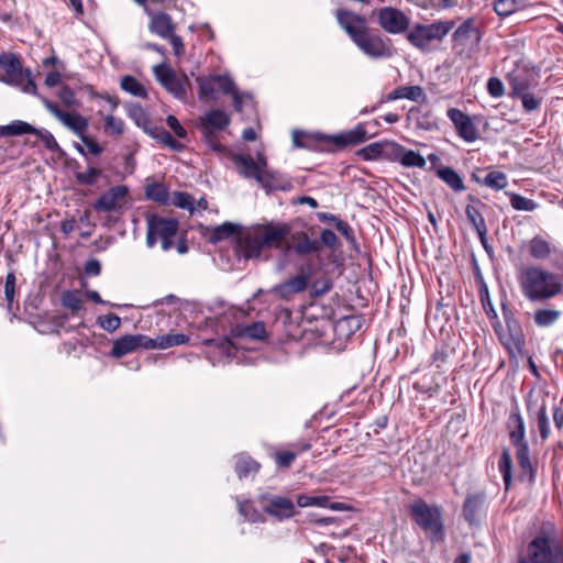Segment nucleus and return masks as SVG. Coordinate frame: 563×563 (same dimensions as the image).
<instances>
[{"label":"nucleus","mask_w":563,"mask_h":563,"mask_svg":"<svg viewBox=\"0 0 563 563\" xmlns=\"http://www.w3.org/2000/svg\"><path fill=\"white\" fill-rule=\"evenodd\" d=\"M516 276L521 295L530 302H544L562 291L559 276L541 265H520Z\"/></svg>","instance_id":"nucleus-1"},{"label":"nucleus","mask_w":563,"mask_h":563,"mask_svg":"<svg viewBox=\"0 0 563 563\" xmlns=\"http://www.w3.org/2000/svg\"><path fill=\"white\" fill-rule=\"evenodd\" d=\"M291 228L287 223H268L246 233L241 242L245 258H258L264 250L282 249L285 254L290 250L287 238Z\"/></svg>","instance_id":"nucleus-2"},{"label":"nucleus","mask_w":563,"mask_h":563,"mask_svg":"<svg viewBox=\"0 0 563 563\" xmlns=\"http://www.w3.org/2000/svg\"><path fill=\"white\" fill-rule=\"evenodd\" d=\"M409 511L415 523L433 543L444 541V522L442 509L438 505H429L423 499H416L409 505Z\"/></svg>","instance_id":"nucleus-3"},{"label":"nucleus","mask_w":563,"mask_h":563,"mask_svg":"<svg viewBox=\"0 0 563 563\" xmlns=\"http://www.w3.org/2000/svg\"><path fill=\"white\" fill-rule=\"evenodd\" d=\"M178 233V221L174 218L152 214L146 220V245L153 247L158 241L163 251H169Z\"/></svg>","instance_id":"nucleus-4"},{"label":"nucleus","mask_w":563,"mask_h":563,"mask_svg":"<svg viewBox=\"0 0 563 563\" xmlns=\"http://www.w3.org/2000/svg\"><path fill=\"white\" fill-rule=\"evenodd\" d=\"M526 556L536 563H563V544L539 534L528 544Z\"/></svg>","instance_id":"nucleus-5"},{"label":"nucleus","mask_w":563,"mask_h":563,"mask_svg":"<svg viewBox=\"0 0 563 563\" xmlns=\"http://www.w3.org/2000/svg\"><path fill=\"white\" fill-rule=\"evenodd\" d=\"M0 66L5 71L3 81L21 88L24 92L35 93L36 85L31 78V73L22 68L19 58L14 54H1Z\"/></svg>","instance_id":"nucleus-6"},{"label":"nucleus","mask_w":563,"mask_h":563,"mask_svg":"<svg viewBox=\"0 0 563 563\" xmlns=\"http://www.w3.org/2000/svg\"><path fill=\"white\" fill-rule=\"evenodd\" d=\"M453 26L454 23L449 21L418 24L408 33L407 40L419 49H428L431 42L441 41Z\"/></svg>","instance_id":"nucleus-7"},{"label":"nucleus","mask_w":563,"mask_h":563,"mask_svg":"<svg viewBox=\"0 0 563 563\" xmlns=\"http://www.w3.org/2000/svg\"><path fill=\"white\" fill-rule=\"evenodd\" d=\"M360 51L371 58H388L393 55L390 40L367 27L352 41Z\"/></svg>","instance_id":"nucleus-8"},{"label":"nucleus","mask_w":563,"mask_h":563,"mask_svg":"<svg viewBox=\"0 0 563 563\" xmlns=\"http://www.w3.org/2000/svg\"><path fill=\"white\" fill-rule=\"evenodd\" d=\"M232 161L240 175L245 178H253L263 184L269 176L267 170V159L263 153H257L256 161L249 155L233 154Z\"/></svg>","instance_id":"nucleus-9"},{"label":"nucleus","mask_w":563,"mask_h":563,"mask_svg":"<svg viewBox=\"0 0 563 563\" xmlns=\"http://www.w3.org/2000/svg\"><path fill=\"white\" fill-rule=\"evenodd\" d=\"M504 317L507 331H499L496 329L499 340L511 356L522 355L525 339L521 327L510 311L504 310Z\"/></svg>","instance_id":"nucleus-10"},{"label":"nucleus","mask_w":563,"mask_h":563,"mask_svg":"<svg viewBox=\"0 0 563 563\" xmlns=\"http://www.w3.org/2000/svg\"><path fill=\"white\" fill-rule=\"evenodd\" d=\"M481 42V33L473 19L465 20L453 33V48L459 55L470 53Z\"/></svg>","instance_id":"nucleus-11"},{"label":"nucleus","mask_w":563,"mask_h":563,"mask_svg":"<svg viewBox=\"0 0 563 563\" xmlns=\"http://www.w3.org/2000/svg\"><path fill=\"white\" fill-rule=\"evenodd\" d=\"M379 26L389 34H401L410 25V19L405 12L393 7H383L377 10Z\"/></svg>","instance_id":"nucleus-12"},{"label":"nucleus","mask_w":563,"mask_h":563,"mask_svg":"<svg viewBox=\"0 0 563 563\" xmlns=\"http://www.w3.org/2000/svg\"><path fill=\"white\" fill-rule=\"evenodd\" d=\"M199 98L203 101H212L218 98L217 88L223 93L232 91L233 80L228 75H213L197 79Z\"/></svg>","instance_id":"nucleus-13"},{"label":"nucleus","mask_w":563,"mask_h":563,"mask_svg":"<svg viewBox=\"0 0 563 563\" xmlns=\"http://www.w3.org/2000/svg\"><path fill=\"white\" fill-rule=\"evenodd\" d=\"M334 16L340 27L349 35L351 41L368 27L365 15L347 8H338L334 11Z\"/></svg>","instance_id":"nucleus-14"},{"label":"nucleus","mask_w":563,"mask_h":563,"mask_svg":"<svg viewBox=\"0 0 563 563\" xmlns=\"http://www.w3.org/2000/svg\"><path fill=\"white\" fill-rule=\"evenodd\" d=\"M153 73L157 81L176 98L183 99L186 96V79L178 77L168 65L154 66Z\"/></svg>","instance_id":"nucleus-15"},{"label":"nucleus","mask_w":563,"mask_h":563,"mask_svg":"<svg viewBox=\"0 0 563 563\" xmlns=\"http://www.w3.org/2000/svg\"><path fill=\"white\" fill-rule=\"evenodd\" d=\"M46 109L53 114L56 119H58L65 126L75 132L79 137L85 134L88 129V120L78 114L63 111L56 103L45 102Z\"/></svg>","instance_id":"nucleus-16"},{"label":"nucleus","mask_w":563,"mask_h":563,"mask_svg":"<svg viewBox=\"0 0 563 563\" xmlns=\"http://www.w3.org/2000/svg\"><path fill=\"white\" fill-rule=\"evenodd\" d=\"M148 336L143 334H126L117 339L111 349V355L120 358L126 354L133 353L139 347L147 349Z\"/></svg>","instance_id":"nucleus-17"},{"label":"nucleus","mask_w":563,"mask_h":563,"mask_svg":"<svg viewBox=\"0 0 563 563\" xmlns=\"http://www.w3.org/2000/svg\"><path fill=\"white\" fill-rule=\"evenodd\" d=\"M448 117L453 122L459 136L464 141L474 142L477 139L476 128L466 113L456 108H451L448 110Z\"/></svg>","instance_id":"nucleus-18"},{"label":"nucleus","mask_w":563,"mask_h":563,"mask_svg":"<svg viewBox=\"0 0 563 563\" xmlns=\"http://www.w3.org/2000/svg\"><path fill=\"white\" fill-rule=\"evenodd\" d=\"M309 273L298 274L286 282L276 285L273 288V292L282 299L289 300L295 295L306 290L309 283Z\"/></svg>","instance_id":"nucleus-19"},{"label":"nucleus","mask_w":563,"mask_h":563,"mask_svg":"<svg viewBox=\"0 0 563 563\" xmlns=\"http://www.w3.org/2000/svg\"><path fill=\"white\" fill-rule=\"evenodd\" d=\"M263 510L278 520L289 519L296 514L292 500L283 496L268 497Z\"/></svg>","instance_id":"nucleus-20"},{"label":"nucleus","mask_w":563,"mask_h":563,"mask_svg":"<svg viewBox=\"0 0 563 563\" xmlns=\"http://www.w3.org/2000/svg\"><path fill=\"white\" fill-rule=\"evenodd\" d=\"M126 194L128 188L123 185L111 187L96 201L95 209L102 212L113 211L121 207Z\"/></svg>","instance_id":"nucleus-21"},{"label":"nucleus","mask_w":563,"mask_h":563,"mask_svg":"<svg viewBox=\"0 0 563 563\" xmlns=\"http://www.w3.org/2000/svg\"><path fill=\"white\" fill-rule=\"evenodd\" d=\"M230 124L229 115L219 109L211 110L200 118L201 132H217L225 129Z\"/></svg>","instance_id":"nucleus-22"},{"label":"nucleus","mask_w":563,"mask_h":563,"mask_svg":"<svg viewBox=\"0 0 563 563\" xmlns=\"http://www.w3.org/2000/svg\"><path fill=\"white\" fill-rule=\"evenodd\" d=\"M527 250L530 257L536 261H544L548 260L552 254L559 253L558 250L541 235H536L530 241H528Z\"/></svg>","instance_id":"nucleus-23"},{"label":"nucleus","mask_w":563,"mask_h":563,"mask_svg":"<svg viewBox=\"0 0 563 563\" xmlns=\"http://www.w3.org/2000/svg\"><path fill=\"white\" fill-rule=\"evenodd\" d=\"M292 247L297 255L305 256L311 253H319L321 244L318 240L310 239L306 232H295L290 234Z\"/></svg>","instance_id":"nucleus-24"},{"label":"nucleus","mask_w":563,"mask_h":563,"mask_svg":"<svg viewBox=\"0 0 563 563\" xmlns=\"http://www.w3.org/2000/svg\"><path fill=\"white\" fill-rule=\"evenodd\" d=\"M148 29L162 38H167L175 33V24L173 23L170 15L165 12L152 14Z\"/></svg>","instance_id":"nucleus-25"},{"label":"nucleus","mask_w":563,"mask_h":563,"mask_svg":"<svg viewBox=\"0 0 563 563\" xmlns=\"http://www.w3.org/2000/svg\"><path fill=\"white\" fill-rule=\"evenodd\" d=\"M485 495L474 494L468 495L463 505L464 519L470 523H477L479 514L484 509Z\"/></svg>","instance_id":"nucleus-26"},{"label":"nucleus","mask_w":563,"mask_h":563,"mask_svg":"<svg viewBox=\"0 0 563 563\" xmlns=\"http://www.w3.org/2000/svg\"><path fill=\"white\" fill-rule=\"evenodd\" d=\"M509 439L515 446H521V444H528L525 439L526 428L525 422L519 411H514L509 415L508 422Z\"/></svg>","instance_id":"nucleus-27"},{"label":"nucleus","mask_w":563,"mask_h":563,"mask_svg":"<svg viewBox=\"0 0 563 563\" xmlns=\"http://www.w3.org/2000/svg\"><path fill=\"white\" fill-rule=\"evenodd\" d=\"M368 137L367 131L363 124L354 129L333 136V142L338 146L357 145L365 142Z\"/></svg>","instance_id":"nucleus-28"},{"label":"nucleus","mask_w":563,"mask_h":563,"mask_svg":"<svg viewBox=\"0 0 563 563\" xmlns=\"http://www.w3.org/2000/svg\"><path fill=\"white\" fill-rule=\"evenodd\" d=\"M189 341V338L183 333H169L159 335L156 339L148 338L147 350L159 349L166 350L172 346L183 345Z\"/></svg>","instance_id":"nucleus-29"},{"label":"nucleus","mask_w":563,"mask_h":563,"mask_svg":"<svg viewBox=\"0 0 563 563\" xmlns=\"http://www.w3.org/2000/svg\"><path fill=\"white\" fill-rule=\"evenodd\" d=\"M509 87L511 89L510 95L512 97H519L523 93L529 92L530 79L529 75L525 71H515L507 76Z\"/></svg>","instance_id":"nucleus-30"},{"label":"nucleus","mask_w":563,"mask_h":563,"mask_svg":"<svg viewBox=\"0 0 563 563\" xmlns=\"http://www.w3.org/2000/svg\"><path fill=\"white\" fill-rule=\"evenodd\" d=\"M465 214H466L468 222L472 224V227L477 232L481 241L484 243V241L486 240V235H487V225H486L485 219L482 216L481 211L476 207H474L472 205H467L465 208Z\"/></svg>","instance_id":"nucleus-31"},{"label":"nucleus","mask_w":563,"mask_h":563,"mask_svg":"<svg viewBox=\"0 0 563 563\" xmlns=\"http://www.w3.org/2000/svg\"><path fill=\"white\" fill-rule=\"evenodd\" d=\"M310 448L311 445L309 443H305L302 445H296L295 451H277L274 453V460L278 467L288 468L299 453L308 451Z\"/></svg>","instance_id":"nucleus-32"},{"label":"nucleus","mask_w":563,"mask_h":563,"mask_svg":"<svg viewBox=\"0 0 563 563\" xmlns=\"http://www.w3.org/2000/svg\"><path fill=\"white\" fill-rule=\"evenodd\" d=\"M37 129L24 121H13L8 125L0 126V136L34 134Z\"/></svg>","instance_id":"nucleus-33"},{"label":"nucleus","mask_w":563,"mask_h":563,"mask_svg":"<svg viewBox=\"0 0 563 563\" xmlns=\"http://www.w3.org/2000/svg\"><path fill=\"white\" fill-rule=\"evenodd\" d=\"M438 177L455 191L465 189L461 176L451 167H443L437 170Z\"/></svg>","instance_id":"nucleus-34"},{"label":"nucleus","mask_w":563,"mask_h":563,"mask_svg":"<svg viewBox=\"0 0 563 563\" xmlns=\"http://www.w3.org/2000/svg\"><path fill=\"white\" fill-rule=\"evenodd\" d=\"M258 470L260 464L250 456H240L235 464V472L240 479L255 475Z\"/></svg>","instance_id":"nucleus-35"},{"label":"nucleus","mask_w":563,"mask_h":563,"mask_svg":"<svg viewBox=\"0 0 563 563\" xmlns=\"http://www.w3.org/2000/svg\"><path fill=\"white\" fill-rule=\"evenodd\" d=\"M238 510L240 515L250 522L256 523L265 521L262 514L253 506L250 500L238 501Z\"/></svg>","instance_id":"nucleus-36"},{"label":"nucleus","mask_w":563,"mask_h":563,"mask_svg":"<svg viewBox=\"0 0 563 563\" xmlns=\"http://www.w3.org/2000/svg\"><path fill=\"white\" fill-rule=\"evenodd\" d=\"M561 312L555 309H539L534 312L533 319L539 327H550L555 323Z\"/></svg>","instance_id":"nucleus-37"},{"label":"nucleus","mask_w":563,"mask_h":563,"mask_svg":"<svg viewBox=\"0 0 563 563\" xmlns=\"http://www.w3.org/2000/svg\"><path fill=\"white\" fill-rule=\"evenodd\" d=\"M399 153L401 154L400 163L404 166L419 168H423L426 166V159L418 152L399 147Z\"/></svg>","instance_id":"nucleus-38"},{"label":"nucleus","mask_w":563,"mask_h":563,"mask_svg":"<svg viewBox=\"0 0 563 563\" xmlns=\"http://www.w3.org/2000/svg\"><path fill=\"white\" fill-rule=\"evenodd\" d=\"M121 88L135 97H147V92L144 86L132 76H124L121 79Z\"/></svg>","instance_id":"nucleus-39"},{"label":"nucleus","mask_w":563,"mask_h":563,"mask_svg":"<svg viewBox=\"0 0 563 563\" xmlns=\"http://www.w3.org/2000/svg\"><path fill=\"white\" fill-rule=\"evenodd\" d=\"M236 231V227L230 222L222 223L212 229L209 241L211 243H218L224 239L232 236Z\"/></svg>","instance_id":"nucleus-40"},{"label":"nucleus","mask_w":563,"mask_h":563,"mask_svg":"<svg viewBox=\"0 0 563 563\" xmlns=\"http://www.w3.org/2000/svg\"><path fill=\"white\" fill-rule=\"evenodd\" d=\"M511 455L507 449H505L500 455L498 467L500 473L503 474L504 483L506 486V489L509 488L510 482H511Z\"/></svg>","instance_id":"nucleus-41"},{"label":"nucleus","mask_w":563,"mask_h":563,"mask_svg":"<svg viewBox=\"0 0 563 563\" xmlns=\"http://www.w3.org/2000/svg\"><path fill=\"white\" fill-rule=\"evenodd\" d=\"M483 185L495 190H500L507 187L508 179L506 174L501 172H490L484 178Z\"/></svg>","instance_id":"nucleus-42"},{"label":"nucleus","mask_w":563,"mask_h":563,"mask_svg":"<svg viewBox=\"0 0 563 563\" xmlns=\"http://www.w3.org/2000/svg\"><path fill=\"white\" fill-rule=\"evenodd\" d=\"M510 205L515 210L519 211H533L538 208L536 201L519 194H510Z\"/></svg>","instance_id":"nucleus-43"},{"label":"nucleus","mask_w":563,"mask_h":563,"mask_svg":"<svg viewBox=\"0 0 563 563\" xmlns=\"http://www.w3.org/2000/svg\"><path fill=\"white\" fill-rule=\"evenodd\" d=\"M521 0H497L494 3V10L499 16H508L516 12Z\"/></svg>","instance_id":"nucleus-44"},{"label":"nucleus","mask_w":563,"mask_h":563,"mask_svg":"<svg viewBox=\"0 0 563 563\" xmlns=\"http://www.w3.org/2000/svg\"><path fill=\"white\" fill-rule=\"evenodd\" d=\"M402 99L424 103L428 97L423 88L420 86H402Z\"/></svg>","instance_id":"nucleus-45"},{"label":"nucleus","mask_w":563,"mask_h":563,"mask_svg":"<svg viewBox=\"0 0 563 563\" xmlns=\"http://www.w3.org/2000/svg\"><path fill=\"white\" fill-rule=\"evenodd\" d=\"M537 424L541 439L545 441L550 437V421L545 404H542L540 409L538 410Z\"/></svg>","instance_id":"nucleus-46"},{"label":"nucleus","mask_w":563,"mask_h":563,"mask_svg":"<svg viewBox=\"0 0 563 563\" xmlns=\"http://www.w3.org/2000/svg\"><path fill=\"white\" fill-rule=\"evenodd\" d=\"M97 323L107 332H114L121 325V318L114 313H108L104 316H99L97 318Z\"/></svg>","instance_id":"nucleus-47"},{"label":"nucleus","mask_w":563,"mask_h":563,"mask_svg":"<svg viewBox=\"0 0 563 563\" xmlns=\"http://www.w3.org/2000/svg\"><path fill=\"white\" fill-rule=\"evenodd\" d=\"M240 333L251 339L263 340L266 336V329L263 322H254L243 327Z\"/></svg>","instance_id":"nucleus-48"},{"label":"nucleus","mask_w":563,"mask_h":563,"mask_svg":"<svg viewBox=\"0 0 563 563\" xmlns=\"http://www.w3.org/2000/svg\"><path fill=\"white\" fill-rule=\"evenodd\" d=\"M101 173L102 172L99 168L88 167L87 170H85V172H77L75 176H76V180L80 185L91 186V185L96 184V181L100 177Z\"/></svg>","instance_id":"nucleus-49"},{"label":"nucleus","mask_w":563,"mask_h":563,"mask_svg":"<svg viewBox=\"0 0 563 563\" xmlns=\"http://www.w3.org/2000/svg\"><path fill=\"white\" fill-rule=\"evenodd\" d=\"M104 131L111 135L119 136L124 131V122L112 114L104 117Z\"/></svg>","instance_id":"nucleus-50"},{"label":"nucleus","mask_w":563,"mask_h":563,"mask_svg":"<svg viewBox=\"0 0 563 563\" xmlns=\"http://www.w3.org/2000/svg\"><path fill=\"white\" fill-rule=\"evenodd\" d=\"M145 194L147 198L157 202H165L168 199V192L162 184L146 186Z\"/></svg>","instance_id":"nucleus-51"},{"label":"nucleus","mask_w":563,"mask_h":563,"mask_svg":"<svg viewBox=\"0 0 563 563\" xmlns=\"http://www.w3.org/2000/svg\"><path fill=\"white\" fill-rule=\"evenodd\" d=\"M329 503V498L327 496H308V495H299L297 497V505L299 507H325Z\"/></svg>","instance_id":"nucleus-52"},{"label":"nucleus","mask_w":563,"mask_h":563,"mask_svg":"<svg viewBox=\"0 0 563 563\" xmlns=\"http://www.w3.org/2000/svg\"><path fill=\"white\" fill-rule=\"evenodd\" d=\"M62 303L73 312H77L82 308V299L74 291H65L62 295Z\"/></svg>","instance_id":"nucleus-53"},{"label":"nucleus","mask_w":563,"mask_h":563,"mask_svg":"<svg viewBox=\"0 0 563 563\" xmlns=\"http://www.w3.org/2000/svg\"><path fill=\"white\" fill-rule=\"evenodd\" d=\"M383 147L379 143H371L367 146L358 150L356 155L365 161L376 159L382 154Z\"/></svg>","instance_id":"nucleus-54"},{"label":"nucleus","mask_w":563,"mask_h":563,"mask_svg":"<svg viewBox=\"0 0 563 563\" xmlns=\"http://www.w3.org/2000/svg\"><path fill=\"white\" fill-rule=\"evenodd\" d=\"M516 457L519 466L526 471L530 472L532 470L530 457H529V446L528 444H521V446H516Z\"/></svg>","instance_id":"nucleus-55"},{"label":"nucleus","mask_w":563,"mask_h":563,"mask_svg":"<svg viewBox=\"0 0 563 563\" xmlns=\"http://www.w3.org/2000/svg\"><path fill=\"white\" fill-rule=\"evenodd\" d=\"M156 139L159 143L174 151L180 152L184 150V145L177 140H175L173 135L167 131H162L158 134H156Z\"/></svg>","instance_id":"nucleus-56"},{"label":"nucleus","mask_w":563,"mask_h":563,"mask_svg":"<svg viewBox=\"0 0 563 563\" xmlns=\"http://www.w3.org/2000/svg\"><path fill=\"white\" fill-rule=\"evenodd\" d=\"M329 219L331 222L334 223L336 230L347 240L353 242L354 241V232L353 229L350 227V224L341 219H339L336 216H329Z\"/></svg>","instance_id":"nucleus-57"},{"label":"nucleus","mask_w":563,"mask_h":563,"mask_svg":"<svg viewBox=\"0 0 563 563\" xmlns=\"http://www.w3.org/2000/svg\"><path fill=\"white\" fill-rule=\"evenodd\" d=\"M194 198L187 192H176L174 196V205L181 209L194 211Z\"/></svg>","instance_id":"nucleus-58"},{"label":"nucleus","mask_w":563,"mask_h":563,"mask_svg":"<svg viewBox=\"0 0 563 563\" xmlns=\"http://www.w3.org/2000/svg\"><path fill=\"white\" fill-rule=\"evenodd\" d=\"M34 134L40 137L47 150L55 151L59 147L57 141L49 131L37 129V132H34Z\"/></svg>","instance_id":"nucleus-59"},{"label":"nucleus","mask_w":563,"mask_h":563,"mask_svg":"<svg viewBox=\"0 0 563 563\" xmlns=\"http://www.w3.org/2000/svg\"><path fill=\"white\" fill-rule=\"evenodd\" d=\"M15 292V276L13 273H9L5 277L4 283V296L8 301V305L11 306L14 299Z\"/></svg>","instance_id":"nucleus-60"},{"label":"nucleus","mask_w":563,"mask_h":563,"mask_svg":"<svg viewBox=\"0 0 563 563\" xmlns=\"http://www.w3.org/2000/svg\"><path fill=\"white\" fill-rule=\"evenodd\" d=\"M203 140L213 152H224L225 146L217 139V132H202Z\"/></svg>","instance_id":"nucleus-61"},{"label":"nucleus","mask_w":563,"mask_h":563,"mask_svg":"<svg viewBox=\"0 0 563 563\" xmlns=\"http://www.w3.org/2000/svg\"><path fill=\"white\" fill-rule=\"evenodd\" d=\"M487 90L494 98H500L504 96V85L500 79L492 77L487 81Z\"/></svg>","instance_id":"nucleus-62"},{"label":"nucleus","mask_w":563,"mask_h":563,"mask_svg":"<svg viewBox=\"0 0 563 563\" xmlns=\"http://www.w3.org/2000/svg\"><path fill=\"white\" fill-rule=\"evenodd\" d=\"M518 98L521 99L522 107L527 111H533L540 106V99H538L533 93L527 92L519 96Z\"/></svg>","instance_id":"nucleus-63"},{"label":"nucleus","mask_w":563,"mask_h":563,"mask_svg":"<svg viewBox=\"0 0 563 563\" xmlns=\"http://www.w3.org/2000/svg\"><path fill=\"white\" fill-rule=\"evenodd\" d=\"M166 123L167 125L174 131V133L176 134V136L180 137V139H185L187 136V131L184 129V126L179 123L178 119L173 115V114H169L167 118H166Z\"/></svg>","instance_id":"nucleus-64"}]
</instances>
